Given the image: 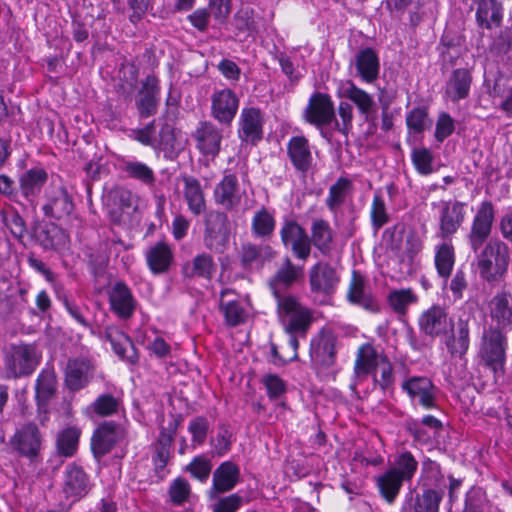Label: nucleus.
<instances>
[{"label":"nucleus","mask_w":512,"mask_h":512,"mask_svg":"<svg viewBox=\"0 0 512 512\" xmlns=\"http://www.w3.org/2000/svg\"><path fill=\"white\" fill-rule=\"evenodd\" d=\"M495 220V209L491 201H483L473 217L467 235L470 249L475 254L480 277L495 282L508 270L510 250L500 239H490Z\"/></svg>","instance_id":"f257e3e1"},{"label":"nucleus","mask_w":512,"mask_h":512,"mask_svg":"<svg viewBox=\"0 0 512 512\" xmlns=\"http://www.w3.org/2000/svg\"><path fill=\"white\" fill-rule=\"evenodd\" d=\"M41 357L35 343H11L3 351L5 377L15 380L32 375L39 366Z\"/></svg>","instance_id":"f03ea898"},{"label":"nucleus","mask_w":512,"mask_h":512,"mask_svg":"<svg viewBox=\"0 0 512 512\" xmlns=\"http://www.w3.org/2000/svg\"><path fill=\"white\" fill-rule=\"evenodd\" d=\"M507 347L506 333L500 327L489 326L484 329L480 339L478 351L480 363L490 369L495 376H503Z\"/></svg>","instance_id":"7ed1b4c3"},{"label":"nucleus","mask_w":512,"mask_h":512,"mask_svg":"<svg viewBox=\"0 0 512 512\" xmlns=\"http://www.w3.org/2000/svg\"><path fill=\"white\" fill-rule=\"evenodd\" d=\"M340 279L339 271L330 263L319 261L314 264L308 271L309 288L314 301L328 303L335 294Z\"/></svg>","instance_id":"20e7f679"},{"label":"nucleus","mask_w":512,"mask_h":512,"mask_svg":"<svg viewBox=\"0 0 512 512\" xmlns=\"http://www.w3.org/2000/svg\"><path fill=\"white\" fill-rule=\"evenodd\" d=\"M277 312L288 334L305 336L314 317L313 311L297 297H285L277 304Z\"/></svg>","instance_id":"39448f33"},{"label":"nucleus","mask_w":512,"mask_h":512,"mask_svg":"<svg viewBox=\"0 0 512 512\" xmlns=\"http://www.w3.org/2000/svg\"><path fill=\"white\" fill-rule=\"evenodd\" d=\"M203 244L214 253H223L229 243L231 228L228 215L224 211L210 210L205 213Z\"/></svg>","instance_id":"423d86ee"},{"label":"nucleus","mask_w":512,"mask_h":512,"mask_svg":"<svg viewBox=\"0 0 512 512\" xmlns=\"http://www.w3.org/2000/svg\"><path fill=\"white\" fill-rule=\"evenodd\" d=\"M75 209L72 194L62 184L51 183L42 197L41 210L45 217L57 221L67 220Z\"/></svg>","instance_id":"0eeeda50"},{"label":"nucleus","mask_w":512,"mask_h":512,"mask_svg":"<svg viewBox=\"0 0 512 512\" xmlns=\"http://www.w3.org/2000/svg\"><path fill=\"white\" fill-rule=\"evenodd\" d=\"M43 436L37 424L28 422L16 429L10 439V446L19 456L30 459L38 458L42 449Z\"/></svg>","instance_id":"6e6552de"},{"label":"nucleus","mask_w":512,"mask_h":512,"mask_svg":"<svg viewBox=\"0 0 512 512\" xmlns=\"http://www.w3.org/2000/svg\"><path fill=\"white\" fill-rule=\"evenodd\" d=\"M303 119L317 128L331 125L335 120V107L330 95L314 92L303 111Z\"/></svg>","instance_id":"1a4fd4ad"},{"label":"nucleus","mask_w":512,"mask_h":512,"mask_svg":"<svg viewBox=\"0 0 512 512\" xmlns=\"http://www.w3.org/2000/svg\"><path fill=\"white\" fill-rule=\"evenodd\" d=\"M302 275V267L293 264L289 257H285L283 259L282 263L268 282L272 294L276 298L277 304L285 297H295L287 291L302 278Z\"/></svg>","instance_id":"9d476101"},{"label":"nucleus","mask_w":512,"mask_h":512,"mask_svg":"<svg viewBox=\"0 0 512 512\" xmlns=\"http://www.w3.org/2000/svg\"><path fill=\"white\" fill-rule=\"evenodd\" d=\"M465 203L457 200L442 201L439 205L438 236L442 240L450 239L460 229L465 220Z\"/></svg>","instance_id":"9b49d317"},{"label":"nucleus","mask_w":512,"mask_h":512,"mask_svg":"<svg viewBox=\"0 0 512 512\" xmlns=\"http://www.w3.org/2000/svg\"><path fill=\"white\" fill-rule=\"evenodd\" d=\"M124 436L122 426L114 421L102 422L91 438V450L94 457L100 460L107 455Z\"/></svg>","instance_id":"f8f14e48"},{"label":"nucleus","mask_w":512,"mask_h":512,"mask_svg":"<svg viewBox=\"0 0 512 512\" xmlns=\"http://www.w3.org/2000/svg\"><path fill=\"white\" fill-rule=\"evenodd\" d=\"M401 387L413 403H417L425 409L436 407L437 389L430 378L413 376L403 381Z\"/></svg>","instance_id":"ddd939ff"},{"label":"nucleus","mask_w":512,"mask_h":512,"mask_svg":"<svg viewBox=\"0 0 512 512\" xmlns=\"http://www.w3.org/2000/svg\"><path fill=\"white\" fill-rule=\"evenodd\" d=\"M427 473L435 478L436 489H427L420 496H417L413 505V512H439V504L443 497V491L438 481H443L444 477L440 474V466L434 461L428 460L424 463Z\"/></svg>","instance_id":"4468645a"},{"label":"nucleus","mask_w":512,"mask_h":512,"mask_svg":"<svg viewBox=\"0 0 512 512\" xmlns=\"http://www.w3.org/2000/svg\"><path fill=\"white\" fill-rule=\"evenodd\" d=\"M130 136L142 145L150 146L155 150H167L168 148H173V129L168 124H165L161 127L160 131L157 132L155 120L148 123L143 128L131 130Z\"/></svg>","instance_id":"2eb2a0df"},{"label":"nucleus","mask_w":512,"mask_h":512,"mask_svg":"<svg viewBox=\"0 0 512 512\" xmlns=\"http://www.w3.org/2000/svg\"><path fill=\"white\" fill-rule=\"evenodd\" d=\"M238 107L239 99L231 89L218 90L211 95V115L222 125H231Z\"/></svg>","instance_id":"dca6fc26"},{"label":"nucleus","mask_w":512,"mask_h":512,"mask_svg":"<svg viewBox=\"0 0 512 512\" xmlns=\"http://www.w3.org/2000/svg\"><path fill=\"white\" fill-rule=\"evenodd\" d=\"M193 138L201 154L215 158L221 150L223 131L210 121H202L193 133Z\"/></svg>","instance_id":"f3484780"},{"label":"nucleus","mask_w":512,"mask_h":512,"mask_svg":"<svg viewBox=\"0 0 512 512\" xmlns=\"http://www.w3.org/2000/svg\"><path fill=\"white\" fill-rule=\"evenodd\" d=\"M214 201L226 211L237 208L242 199L238 178L234 173L225 171L222 179L213 191Z\"/></svg>","instance_id":"a211bd4d"},{"label":"nucleus","mask_w":512,"mask_h":512,"mask_svg":"<svg viewBox=\"0 0 512 512\" xmlns=\"http://www.w3.org/2000/svg\"><path fill=\"white\" fill-rule=\"evenodd\" d=\"M239 138L255 144L263 137V116L259 108H243L239 118Z\"/></svg>","instance_id":"6ab92c4d"},{"label":"nucleus","mask_w":512,"mask_h":512,"mask_svg":"<svg viewBox=\"0 0 512 512\" xmlns=\"http://www.w3.org/2000/svg\"><path fill=\"white\" fill-rule=\"evenodd\" d=\"M91 489L90 478L81 466L69 464L65 470L63 492L66 498L79 500Z\"/></svg>","instance_id":"aec40b11"},{"label":"nucleus","mask_w":512,"mask_h":512,"mask_svg":"<svg viewBox=\"0 0 512 512\" xmlns=\"http://www.w3.org/2000/svg\"><path fill=\"white\" fill-rule=\"evenodd\" d=\"M419 327L426 335L437 337L449 332L452 329V322L444 308L434 305L422 313Z\"/></svg>","instance_id":"412c9836"},{"label":"nucleus","mask_w":512,"mask_h":512,"mask_svg":"<svg viewBox=\"0 0 512 512\" xmlns=\"http://www.w3.org/2000/svg\"><path fill=\"white\" fill-rule=\"evenodd\" d=\"M310 357L316 367H331L336 359L335 338L329 333H322L312 339Z\"/></svg>","instance_id":"4be33fe9"},{"label":"nucleus","mask_w":512,"mask_h":512,"mask_svg":"<svg viewBox=\"0 0 512 512\" xmlns=\"http://www.w3.org/2000/svg\"><path fill=\"white\" fill-rule=\"evenodd\" d=\"M159 81L155 76L148 75L136 98V108L141 118H148L157 112L159 103Z\"/></svg>","instance_id":"5701e85b"},{"label":"nucleus","mask_w":512,"mask_h":512,"mask_svg":"<svg viewBox=\"0 0 512 512\" xmlns=\"http://www.w3.org/2000/svg\"><path fill=\"white\" fill-rule=\"evenodd\" d=\"M48 181V173L40 167L31 168L19 176V192L26 201L33 204Z\"/></svg>","instance_id":"b1692460"},{"label":"nucleus","mask_w":512,"mask_h":512,"mask_svg":"<svg viewBox=\"0 0 512 512\" xmlns=\"http://www.w3.org/2000/svg\"><path fill=\"white\" fill-rule=\"evenodd\" d=\"M28 289L19 286L0 295V317L6 321L18 320L28 302Z\"/></svg>","instance_id":"393cba45"},{"label":"nucleus","mask_w":512,"mask_h":512,"mask_svg":"<svg viewBox=\"0 0 512 512\" xmlns=\"http://www.w3.org/2000/svg\"><path fill=\"white\" fill-rule=\"evenodd\" d=\"M287 155L295 170L304 175L312 167L313 157L309 141L304 136H294L289 140Z\"/></svg>","instance_id":"a878e982"},{"label":"nucleus","mask_w":512,"mask_h":512,"mask_svg":"<svg viewBox=\"0 0 512 512\" xmlns=\"http://www.w3.org/2000/svg\"><path fill=\"white\" fill-rule=\"evenodd\" d=\"M111 310L122 319H128L135 310V300L130 288L124 282H117L109 291Z\"/></svg>","instance_id":"bb28decb"},{"label":"nucleus","mask_w":512,"mask_h":512,"mask_svg":"<svg viewBox=\"0 0 512 512\" xmlns=\"http://www.w3.org/2000/svg\"><path fill=\"white\" fill-rule=\"evenodd\" d=\"M347 298L352 304L358 305L367 311H379L377 300L366 289L364 277L356 271L352 273Z\"/></svg>","instance_id":"cd10ccee"},{"label":"nucleus","mask_w":512,"mask_h":512,"mask_svg":"<svg viewBox=\"0 0 512 512\" xmlns=\"http://www.w3.org/2000/svg\"><path fill=\"white\" fill-rule=\"evenodd\" d=\"M92 365L88 359H69L65 370V383L72 391L83 388L91 377Z\"/></svg>","instance_id":"c85d7f7f"},{"label":"nucleus","mask_w":512,"mask_h":512,"mask_svg":"<svg viewBox=\"0 0 512 512\" xmlns=\"http://www.w3.org/2000/svg\"><path fill=\"white\" fill-rule=\"evenodd\" d=\"M183 197L187 203L189 211L199 216L206 210L205 193L200 181L190 175H182Z\"/></svg>","instance_id":"c756f323"},{"label":"nucleus","mask_w":512,"mask_h":512,"mask_svg":"<svg viewBox=\"0 0 512 512\" xmlns=\"http://www.w3.org/2000/svg\"><path fill=\"white\" fill-rule=\"evenodd\" d=\"M490 316L497 322L496 327L502 330L512 326V293L507 290L498 291L491 299Z\"/></svg>","instance_id":"7c9ffc66"},{"label":"nucleus","mask_w":512,"mask_h":512,"mask_svg":"<svg viewBox=\"0 0 512 512\" xmlns=\"http://www.w3.org/2000/svg\"><path fill=\"white\" fill-rule=\"evenodd\" d=\"M472 75L468 69H455L445 85V96L452 102H458L469 96Z\"/></svg>","instance_id":"2f4dec72"},{"label":"nucleus","mask_w":512,"mask_h":512,"mask_svg":"<svg viewBox=\"0 0 512 512\" xmlns=\"http://www.w3.org/2000/svg\"><path fill=\"white\" fill-rule=\"evenodd\" d=\"M357 75L366 83H373L379 76L380 62L372 48H364L355 58Z\"/></svg>","instance_id":"473e14b6"},{"label":"nucleus","mask_w":512,"mask_h":512,"mask_svg":"<svg viewBox=\"0 0 512 512\" xmlns=\"http://www.w3.org/2000/svg\"><path fill=\"white\" fill-rule=\"evenodd\" d=\"M477 3L476 20L486 29L498 27L502 21V4L498 0H472Z\"/></svg>","instance_id":"72a5a7b5"},{"label":"nucleus","mask_w":512,"mask_h":512,"mask_svg":"<svg viewBox=\"0 0 512 512\" xmlns=\"http://www.w3.org/2000/svg\"><path fill=\"white\" fill-rule=\"evenodd\" d=\"M234 291L224 289L220 293V310L229 326H237L244 322L246 312L240 301L234 297Z\"/></svg>","instance_id":"f704fd0d"},{"label":"nucleus","mask_w":512,"mask_h":512,"mask_svg":"<svg viewBox=\"0 0 512 512\" xmlns=\"http://www.w3.org/2000/svg\"><path fill=\"white\" fill-rule=\"evenodd\" d=\"M450 331H452V334L446 341L448 351L452 356H464L468 351L470 345L469 320L459 318L456 323V329H451Z\"/></svg>","instance_id":"c9c22d12"},{"label":"nucleus","mask_w":512,"mask_h":512,"mask_svg":"<svg viewBox=\"0 0 512 512\" xmlns=\"http://www.w3.org/2000/svg\"><path fill=\"white\" fill-rule=\"evenodd\" d=\"M120 170L125 175L142 183L147 187H153L156 182V175L151 167L135 159H122L120 161Z\"/></svg>","instance_id":"e433bc0d"},{"label":"nucleus","mask_w":512,"mask_h":512,"mask_svg":"<svg viewBox=\"0 0 512 512\" xmlns=\"http://www.w3.org/2000/svg\"><path fill=\"white\" fill-rule=\"evenodd\" d=\"M173 260L172 250L164 242H158L146 253V261L149 269L154 274H161L168 271Z\"/></svg>","instance_id":"4c0bfd02"},{"label":"nucleus","mask_w":512,"mask_h":512,"mask_svg":"<svg viewBox=\"0 0 512 512\" xmlns=\"http://www.w3.org/2000/svg\"><path fill=\"white\" fill-rule=\"evenodd\" d=\"M56 375L53 369H44L40 372L36 380V401L39 410L46 409L50 399L56 392Z\"/></svg>","instance_id":"58836bf2"},{"label":"nucleus","mask_w":512,"mask_h":512,"mask_svg":"<svg viewBox=\"0 0 512 512\" xmlns=\"http://www.w3.org/2000/svg\"><path fill=\"white\" fill-rule=\"evenodd\" d=\"M240 476L239 468L233 462L222 463L213 474V488L216 492L223 493L232 490Z\"/></svg>","instance_id":"ea45409f"},{"label":"nucleus","mask_w":512,"mask_h":512,"mask_svg":"<svg viewBox=\"0 0 512 512\" xmlns=\"http://www.w3.org/2000/svg\"><path fill=\"white\" fill-rule=\"evenodd\" d=\"M455 249L450 241L444 240L435 247L434 263L438 275L446 282L455 264Z\"/></svg>","instance_id":"a19ab883"},{"label":"nucleus","mask_w":512,"mask_h":512,"mask_svg":"<svg viewBox=\"0 0 512 512\" xmlns=\"http://www.w3.org/2000/svg\"><path fill=\"white\" fill-rule=\"evenodd\" d=\"M105 339L110 342L114 352L119 357L127 359L130 363L136 362L133 343L121 330L115 327H107L105 329Z\"/></svg>","instance_id":"79ce46f5"},{"label":"nucleus","mask_w":512,"mask_h":512,"mask_svg":"<svg viewBox=\"0 0 512 512\" xmlns=\"http://www.w3.org/2000/svg\"><path fill=\"white\" fill-rule=\"evenodd\" d=\"M342 96L352 101L362 115L368 117L375 111V101L373 96L357 87L352 81H348L342 87Z\"/></svg>","instance_id":"37998d69"},{"label":"nucleus","mask_w":512,"mask_h":512,"mask_svg":"<svg viewBox=\"0 0 512 512\" xmlns=\"http://www.w3.org/2000/svg\"><path fill=\"white\" fill-rule=\"evenodd\" d=\"M216 270L213 257L207 253L196 255L191 262L183 267L185 276L189 278L200 277L211 279Z\"/></svg>","instance_id":"c03bdc74"},{"label":"nucleus","mask_w":512,"mask_h":512,"mask_svg":"<svg viewBox=\"0 0 512 512\" xmlns=\"http://www.w3.org/2000/svg\"><path fill=\"white\" fill-rule=\"evenodd\" d=\"M403 483L404 481L395 475L394 471L389 469L376 477L379 493L388 504H392L396 500Z\"/></svg>","instance_id":"a18cd8bd"},{"label":"nucleus","mask_w":512,"mask_h":512,"mask_svg":"<svg viewBox=\"0 0 512 512\" xmlns=\"http://www.w3.org/2000/svg\"><path fill=\"white\" fill-rule=\"evenodd\" d=\"M310 240L323 255H329L333 242V233L326 220L318 219L313 221Z\"/></svg>","instance_id":"49530a36"},{"label":"nucleus","mask_w":512,"mask_h":512,"mask_svg":"<svg viewBox=\"0 0 512 512\" xmlns=\"http://www.w3.org/2000/svg\"><path fill=\"white\" fill-rule=\"evenodd\" d=\"M352 181L346 177H339L336 182L330 186L325 204L331 212H335L342 206L348 195L352 192Z\"/></svg>","instance_id":"de8ad7c7"},{"label":"nucleus","mask_w":512,"mask_h":512,"mask_svg":"<svg viewBox=\"0 0 512 512\" xmlns=\"http://www.w3.org/2000/svg\"><path fill=\"white\" fill-rule=\"evenodd\" d=\"M389 470L394 471L404 482H409L418 470V461L410 451H403L395 456Z\"/></svg>","instance_id":"09e8293b"},{"label":"nucleus","mask_w":512,"mask_h":512,"mask_svg":"<svg viewBox=\"0 0 512 512\" xmlns=\"http://www.w3.org/2000/svg\"><path fill=\"white\" fill-rule=\"evenodd\" d=\"M274 216L264 207L256 211L251 222V231L257 238L269 240L275 230Z\"/></svg>","instance_id":"8fccbe9b"},{"label":"nucleus","mask_w":512,"mask_h":512,"mask_svg":"<svg viewBox=\"0 0 512 512\" xmlns=\"http://www.w3.org/2000/svg\"><path fill=\"white\" fill-rule=\"evenodd\" d=\"M381 356L371 344L362 345L357 352L355 362L356 373L358 375H368L376 370Z\"/></svg>","instance_id":"3c124183"},{"label":"nucleus","mask_w":512,"mask_h":512,"mask_svg":"<svg viewBox=\"0 0 512 512\" xmlns=\"http://www.w3.org/2000/svg\"><path fill=\"white\" fill-rule=\"evenodd\" d=\"M417 300V295L410 288L392 290L387 297L389 307L394 313L402 316L407 313L408 307L416 303Z\"/></svg>","instance_id":"603ef678"},{"label":"nucleus","mask_w":512,"mask_h":512,"mask_svg":"<svg viewBox=\"0 0 512 512\" xmlns=\"http://www.w3.org/2000/svg\"><path fill=\"white\" fill-rule=\"evenodd\" d=\"M275 254L270 245L246 243L242 245L241 262L244 267H247L256 261L270 260Z\"/></svg>","instance_id":"864d4df0"},{"label":"nucleus","mask_w":512,"mask_h":512,"mask_svg":"<svg viewBox=\"0 0 512 512\" xmlns=\"http://www.w3.org/2000/svg\"><path fill=\"white\" fill-rule=\"evenodd\" d=\"M36 241L45 250H56L64 244L65 235L56 225H48L35 232Z\"/></svg>","instance_id":"5fc2aeb1"},{"label":"nucleus","mask_w":512,"mask_h":512,"mask_svg":"<svg viewBox=\"0 0 512 512\" xmlns=\"http://www.w3.org/2000/svg\"><path fill=\"white\" fill-rule=\"evenodd\" d=\"M80 431L75 427L64 429L57 438L58 453L65 457H71L77 450Z\"/></svg>","instance_id":"6e6d98bb"},{"label":"nucleus","mask_w":512,"mask_h":512,"mask_svg":"<svg viewBox=\"0 0 512 512\" xmlns=\"http://www.w3.org/2000/svg\"><path fill=\"white\" fill-rule=\"evenodd\" d=\"M370 216L372 227L375 232H377L390 220V217L387 213L385 201L378 194H375L373 197Z\"/></svg>","instance_id":"4d7b16f0"},{"label":"nucleus","mask_w":512,"mask_h":512,"mask_svg":"<svg viewBox=\"0 0 512 512\" xmlns=\"http://www.w3.org/2000/svg\"><path fill=\"white\" fill-rule=\"evenodd\" d=\"M119 399L111 394H102L91 404L94 413L101 417L110 416L118 411Z\"/></svg>","instance_id":"13d9d810"},{"label":"nucleus","mask_w":512,"mask_h":512,"mask_svg":"<svg viewBox=\"0 0 512 512\" xmlns=\"http://www.w3.org/2000/svg\"><path fill=\"white\" fill-rule=\"evenodd\" d=\"M375 371V382L382 390L392 386L394 382L393 367L386 356L380 357V363Z\"/></svg>","instance_id":"bf43d9fd"},{"label":"nucleus","mask_w":512,"mask_h":512,"mask_svg":"<svg viewBox=\"0 0 512 512\" xmlns=\"http://www.w3.org/2000/svg\"><path fill=\"white\" fill-rule=\"evenodd\" d=\"M411 158L418 173L429 175L433 172V156L427 148L413 149Z\"/></svg>","instance_id":"052dcab7"},{"label":"nucleus","mask_w":512,"mask_h":512,"mask_svg":"<svg viewBox=\"0 0 512 512\" xmlns=\"http://www.w3.org/2000/svg\"><path fill=\"white\" fill-rule=\"evenodd\" d=\"M306 234L305 229L293 220L286 221L280 230L281 241L285 247H289Z\"/></svg>","instance_id":"680f3d73"},{"label":"nucleus","mask_w":512,"mask_h":512,"mask_svg":"<svg viewBox=\"0 0 512 512\" xmlns=\"http://www.w3.org/2000/svg\"><path fill=\"white\" fill-rule=\"evenodd\" d=\"M428 122L430 123L428 113L424 108H414L406 117V124L409 130L415 134L423 132Z\"/></svg>","instance_id":"e2e57ef3"},{"label":"nucleus","mask_w":512,"mask_h":512,"mask_svg":"<svg viewBox=\"0 0 512 512\" xmlns=\"http://www.w3.org/2000/svg\"><path fill=\"white\" fill-rule=\"evenodd\" d=\"M2 220L15 238L22 239L24 237L27 231L26 225L18 212H3Z\"/></svg>","instance_id":"0e129e2a"},{"label":"nucleus","mask_w":512,"mask_h":512,"mask_svg":"<svg viewBox=\"0 0 512 512\" xmlns=\"http://www.w3.org/2000/svg\"><path fill=\"white\" fill-rule=\"evenodd\" d=\"M209 429L208 420L199 416L192 419L188 426V431L192 435V443L193 445H201L205 442Z\"/></svg>","instance_id":"69168bd1"},{"label":"nucleus","mask_w":512,"mask_h":512,"mask_svg":"<svg viewBox=\"0 0 512 512\" xmlns=\"http://www.w3.org/2000/svg\"><path fill=\"white\" fill-rule=\"evenodd\" d=\"M270 399H278L286 392L285 382L276 374H266L262 378Z\"/></svg>","instance_id":"338daca9"},{"label":"nucleus","mask_w":512,"mask_h":512,"mask_svg":"<svg viewBox=\"0 0 512 512\" xmlns=\"http://www.w3.org/2000/svg\"><path fill=\"white\" fill-rule=\"evenodd\" d=\"M211 469V462L203 456L195 457L193 461L187 466V470L192 474V476L199 479L200 481H205L208 479L211 473Z\"/></svg>","instance_id":"774afa93"}]
</instances>
